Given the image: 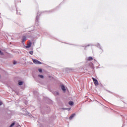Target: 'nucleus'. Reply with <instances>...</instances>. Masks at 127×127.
<instances>
[{
    "label": "nucleus",
    "mask_w": 127,
    "mask_h": 127,
    "mask_svg": "<svg viewBox=\"0 0 127 127\" xmlns=\"http://www.w3.org/2000/svg\"><path fill=\"white\" fill-rule=\"evenodd\" d=\"M75 116H76V114H72V115L69 117V120H72V119H73V118H74V117H75Z\"/></svg>",
    "instance_id": "423d86ee"
},
{
    "label": "nucleus",
    "mask_w": 127,
    "mask_h": 127,
    "mask_svg": "<svg viewBox=\"0 0 127 127\" xmlns=\"http://www.w3.org/2000/svg\"><path fill=\"white\" fill-rule=\"evenodd\" d=\"M26 41V36H23L22 38V43L25 42Z\"/></svg>",
    "instance_id": "7ed1b4c3"
},
{
    "label": "nucleus",
    "mask_w": 127,
    "mask_h": 127,
    "mask_svg": "<svg viewBox=\"0 0 127 127\" xmlns=\"http://www.w3.org/2000/svg\"><path fill=\"white\" fill-rule=\"evenodd\" d=\"M18 84H19V86H22V85H23V82L19 81Z\"/></svg>",
    "instance_id": "f8f14e48"
},
{
    "label": "nucleus",
    "mask_w": 127,
    "mask_h": 127,
    "mask_svg": "<svg viewBox=\"0 0 127 127\" xmlns=\"http://www.w3.org/2000/svg\"><path fill=\"white\" fill-rule=\"evenodd\" d=\"M32 44V43L31 42H30L27 45V46H26V48H30L31 47V45Z\"/></svg>",
    "instance_id": "20e7f679"
},
{
    "label": "nucleus",
    "mask_w": 127,
    "mask_h": 127,
    "mask_svg": "<svg viewBox=\"0 0 127 127\" xmlns=\"http://www.w3.org/2000/svg\"><path fill=\"white\" fill-rule=\"evenodd\" d=\"M39 72H40V73H42V69L41 68H39L38 69Z\"/></svg>",
    "instance_id": "2eb2a0df"
},
{
    "label": "nucleus",
    "mask_w": 127,
    "mask_h": 127,
    "mask_svg": "<svg viewBox=\"0 0 127 127\" xmlns=\"http://www.w3.org/2000/svg\"><path fill=\"white\" fill-rule=\"evenodd\" d=\"M55 96H59V92H54Z\"/></svg>",
    "instance_id": "9b49d317"
},
{
    "label": "nucleus",
    "mask_w": 127,
    "mask_h": 127,
    "mask_svg": "<svg viewBox=\"0 0 127 127\" xmlns=\"http://www.w3.org/2000/svg\"><path fill=\"white\" fill-rule=\"evenodd\" d=\"M61 88H62V90L64 92H66V89L65 88V86L64 85L61 86Z\"/></svg>",
    "instance_id": "39448f33"
},
{
    "label": "nucleus",
    "mask_w": 127,
    "mask_h": 127,
    "mask_svg": "<svg viewBox=\"0 0 127 127\" xmlns=\"http://www.w3.org/2000/svg\"><path fill=\"white\" fill-rule=\"evenodd\" d=\"M16 63H17L16 61H14L13 62V64L14 65H15V64H16Z\"/></svg>",
    "instance_id": "a211bd4d"
},
{
    "label": "nucleus",
    "mask_w": 127,
    "mask_h": 127,
    "mask_svg": "<svg viewBox=\"0 0 127 127\" xmlns=\"http://www.w3.org/2000/svg\"><path fill=\"white\" fill-rule=\"evenodd\" d=\"M14 125H15V123H12L10 126H9V127H13V126H14Z\"/></svg>",
    "instance_id": "4468645a"
},
{
    "label": "nucleus",
    "mask_w": 127,
    "mask_h": 127,
    "mask_svg": "<svg viewBox=\"0 0 127 127\" xmlns=\"http://www.w3.org/2000/svg\"><path fill=\"white\" fill-rule=\"evenodd\" d=\"M87 46H90V45H88Z\"/></svg>",
    "instance_id": "4be33fe9"
},
{
    "label": "nucleus",
    "mask_w": 127,
    "mask_h": 127,
    "mask_svg": "<svg viewBox=\"0 0 127 127\" xmlns=\"http://www.w3.org/2000/svg\"><path fill=\"white\" fill-rule=\"evenodd\" d=\"M62 110H64V111L65 110L70 111L71 110V108H62Z\"/></svg>",
    "instance_id": "0eeeda50"
},
{
    "label": "nucleus",
    "mask_w": 127,
    "mask_h": 127,
    "mask_svg": "<svg viewBox=\"0 0 127 127\" xmlns=\"http://www.w3.org/2000/svg\"><path fill=\"white\" fill-rule=\"evenodd\" d=\"M28 116H29V117H30V116H31V114L30 113H28Z\"/></svg>",
    "instance_id": "6ab92c4d"
},
{
    "label": "nucleus",
    "mask_w": 127,
    "mask_h": 127,
    "mask_svg": "<svg viewBox=\"0 0 127 127\" xmlns=\"http://www.w3.org/2000/svg\"><path fill=\"white\" fill-rule=\"evenodd\" d=\"M0 55H3V53H2L1 51H0Z\"/></svg>",
    "instance_id": "f3484780"
},
{
    "label": "nucleus",
    "mask_w": 127,
    "mask_h": 127,
    "mask_svg": "<svg viewBox=\"0 0 127 127\" xmlns=\"http://www.w3.org/2000/svg\"><path fill=\"white\" fill-rule=\"evenodd\" d=\"M92 80L96 86H98V85H99V83H98V80L97 79H95V78L94 77H92Z\"/></svg>",
    "instance_id": "f03ea898"
},
{
    "label": "nucleus",
    "mask_w": 127,
    "mask_h": 127,
    "mask_svg": "<svg viewBox=\"0 0 127 127\" xmlns=\"http://www.w3.org/2000/svg\"><path fill=\"white\" fill-rule=\"evenodd\" d=\"M38 76L41 78V79H43L44 78V76H43V75L39 74Z\"/></svg>",
    "instance_id": "9d476101"
},
{
    "label": "nucleus",
    "mask_w": 127,
    "mask_h": 127,
    "mask_svg": "<svg viewBox=\"0 0 127 127\" xmlns=\"http://www.w3.org/2000/svg\"><path fill=\"white\" fill-rule=\"evenodd\" d=\"M33 62L34 63V64H42V63L36 59H33Z\"/></svg>",
    "instance_id": "f257e3e1"
},
{
    "label": "nucleus",
    "mask_w": 127,
    "mask_h": 127,
    "mask_svg": "<svg viewBox=\"0 0 127 127\" xmlns=\"http://www.w3.org/2000/svg\"><path fill=\"white\" fill-rule=\"evenodd\" d=\"M1 105H2V102H0V106H1Z\"/></svg>",
    "instance_id": "aec40b11"
},
{
    "label": "nucleus",
    "mask_w": 127,
    "mask_h": 127,
    "mask_svg": "<svg viewBox=\"0 0 127 127\" xmlns=\"http://www.w3.org/2000/svg\"><path fill=\"white\" fill-rule=\"evenodd\" d=\"M91 60H93V57H89L88 58V61H91Z\"/></svg>",
    "instance_id": "ddd939ff"
},
{
    "label": "nucleus",
    "mask_w": 127,
    "mask_h": 127,
    "mask_svg": "<svg viewBox=\"0 0 127 127\" xmlns=\"http://www.w3.org/2000/svg\"><path fill=\"white\" fill-rule=\"evenodd\" d=\"M17 127H21V126H20V125H18Z\"/></svg>",
    "instance_id": "412c9836"
},
{
    "label": "nucleus",
    "mask_w": 127,
    "mask_h": 127,
    "mask_svg": "<svg viewBox=\"0 0 127 127\" xmlns=\"http://www.w3.org/2000/svg\"><path fill=\"white\" fill-rule=\"evenodd\" d=\"M29 54H31V55H33V51L29 52Z\"/></svg>",
    "instance_id": "dca6fc26"
},
{
    "label": "nucleus",
    "mask_w": 127,
    "mask_h": 127,
    "mask_svg": "<svg viewBox=\"0 0 127 127\" xmlns=\"http://www.w3.org/2000/svg\"><path fill=\"white\" fill-rule=\"evenodd\" d=\"M72 70H73V68L71 67H67L66 68V71H72Z\"/></svg>",
    "instance_id": "6e6552de"
},
{
    "label": "nucleus",
    "mask_w": 127,
    "mask_h": 127,
    "mask_svg": "<svg viewBox=\"0 0 127 127\" xmlns=\"http://www.w3.org/2000/svg\"><path fill=\"white\" fill-rule=\"evenodd\" d=\"M68 104L70 105V106H73L74 105V102L72 101H69L68 102Z\"/></svg>",
    "instance_id": "1a4fd4ad"
}]
</instances>
